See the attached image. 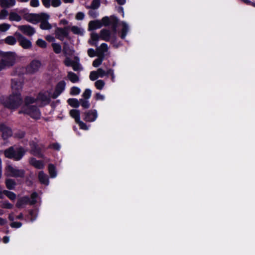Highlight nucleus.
I'll return each mask as SVG.
<instances>
[{
  "mask_svg": "<svg viewBox=\"0 0 255 255\" xmlns=\"http://www.w3.org/2000/svg\"><path fill=\"white\" fill-rule=\"evenodd\" d=\"M1 103L5 107L15 110L22 103V99L20 93H11L8 96H2L0 98Z\"/></svg>",
  "mask_w": 255,
  "mask_h": 255,
  "instance_id": "nucleus-1",
  "label": "nucleus"
},
{
  "mask_svg": "<svg viewBox=\"0 0 255 255\" xmlns=\"http://www.w3.org/2000/svg\"><path fill=\"white\" fill-rule=\"evenodd\" d=\"M35 102V100L30 97H27L25 99V104L22 108V110L19 112V114L23 113L29 115L30 117L35 119H38L41 116V113L39 109L33 105H31Z\"/></svg>",
  "mask_w": 255,
  "mask_h": 255,
  "instance_id": "nucleus-2",
  "label": "nucleus"
},
{
  "mask_svg": "<svg viewBox=\"0 0 255 255\" xmlns=\"http://www.w3.org/2000/svg\"><path fill=\"white\" fill-rule=\"evenodd\" d=\"M0 71L12 66L16 62L17 56L14 52L0 51Z\"/></svg>",
  "mask_w": 255,
  "mask_h": 255,
  "instance_id": "nucleus-3",
  "label": "nucleus"
},
{
  "mask_svg": "<svg viewBox=\"0 0 255 255\" xmlns=\"http://www.w3.org/2000/svg\"><path fill=\"white\" fill-rule=\"evenodd\" d=\"M19 13L21 14L23 18L27 21L35 24L39 22L41 19L49 18V15L46 13H42L40 14L29 13L27 12L26 9H20Z\"/></svg>",
  "mask_w": 255,
  "mask_h": 255,
  "instance_id": "nucleus-4",
  "label": "nucleus"
},
{
  "mask_svg": "<svg viewBox=\"0 0 255 255\" xmlns=\"http://www.w3.org/2000/svg\"><path fill=\"white\" fill-rule=\"evenodd\" d=\"M25 153L22 147L11 146L4 151L6 157L18 161L20 160Z\"/></svg>",
  "mask_w": 255,
  "mask_h": 255,
  "instance_id": "nucleus-5",
  "label": "nucleus"
},
{
  "mask_svg": "<svg viewBox=\"0 0 255 255\" xmlns=\"http://www.w3.org/2000/svg\"><path fill=\"white\" fill-rule=\"evenodd\" d=\"M108 75H111L112 81L114 82L115 81L114 70L111 68H107L105 70L102 68H99L97 71H91L89 78L91 81H95L98 78H103Z\"/></svg>",
  "mask_w": 255,
  "mask_h": 255,
  "instance_id": "nucleus-6",
  "label": "nucleus"
},
{
  "mask_svg": "<svg viewBox=\"0 0 255 255\" xmlns=\"http://www.w3.org/2000/svg\"><path fill=\"white\" fill-rule=\"evenodd\" d=\"M116 29H114V32L112 33L109 30L106 29H102L100 31V38L106 41H111L116 47H118V45L115 44L117 40Z\"/></svg>",
  "mask_w": 255,
  "mask_h": 255,
  "instance_id": "nucleus-7",
  "label": "nucleus"
},
{
  "mask_svg": "<svg viewBox=\"0 0 255 255\" xmlns=\"http://www.w3.org/2000/svg\"><path fill=\"white\" fill-rule=\"evenodd\" d=\"M37 194L33 193L31 195V199L28 197L24 196L19 198L16 203V207L18 208H23L28 204L33 205L37 202Z\"/></svg>",
  "mask_w": 255,
  "mask_h": 255,
  "instance_id": "nucleus-8",
  "label": "nucleus"
},
{
  "mask_svg": "<svg viewBox=\"0 0 255 255\" xmlns=\"http://www.w3.org/2000/svg\"><path fill=\"white\" fill-rule=\"evenodd\" d=\"M5 175L7 176L22 177L24 175V171L14 168L10 165H7L5 168Z\"/></svg>",
  "mask_w": 255,
  "mask_h": 255,
  "instance_id": "nucleus-9",
  "label": "nucleus"
},
{
  "mask_svg": "<svg viewBox=\"0 0 255 255\" xmlns=\"http://www.w3.org/2000/svg\"><path fill=\"white\" fill-rule=\"evenodd\" d=\"M42 65L40 61L33 60L26 67V72L29 74H34L38 72Z\"/></svg>",
  "mask_w": 255,
  "mask_h": 255,
  "instance_id": "nucleus-10",
  "label": "nucleus"
},
{
  "mask_svg": "<svg viewBox=\"0 0 255 255\" xmlns=\"http://www.w3.org/2000/svg\"><path fill=\"white\" fill-rule=\"evenodd\" d=\"M14 35L17 37L20 45L24 49H29L31 47L32 43L30 40L24 37L20 32L16 31Z\"/></svg>",
  "mask_w": 255,
  "mask_h": 255,
  "instance_id": "nucleus-11",
  "label": "nucleus"
},
{
  "mask_svg": "<svg viewBox=\"0 0 255 255\" xmlns=\"http://www.w3.org/2000/svg\"><path fill=\"white\" fill-rule=\"evenodd\" d=\"M22 88L21 81L17 79L11 80V90L12 93H20Z\"/></svg>",
  "mask_w": 255,
  "mask_h": 255,
  "instance_id": "nucleus-12",
  "label": "nucleus"
},
{
  "mask_svg": "<svg viewBox=\"0 0 255 255\" xmlns=\"http://www.w3.org/2000/svg\"><path fill=\"white\" fill-rule=\"evenodd\" d=\"M17 28L22 33L29 36H32L35 32L34 29L29 25H18Z\"/></svg>",
  "mask_w": 255,
  "mask_h": 255,
  "instance_id": "nucleus-13",
  "label": "nucleus"
},
{
  "mask_svg": "<svg viewBox=\"0 0 255 255\" xmlns=\"http://www.w3.org/2000/svg\"><path fill=\"white\" fill-rule=\"evenodd\" d=\"M84 120L88 122H94L98 117V113L96 110H91L85 113Z\"/></svg>",
  "mask_w": 255,
  "mask_h": 255,
  "instance_id": "nucleus-14",
  "label": "nucleus"
},
{
  "mask_svg": "<svg viewBox=\"0 0 255 255\" xmlns=\"http://www.w3.org/2000/svg\"><path fill=\"white\" fill-rule=\"evenodd\" d=\"M119 25L120 27V30L119 31L120 37L122 39H125L129 29V25L125 21L120 22Z\"/></svg>",
  "mask_w": 255,
  "mask_h": 255,
  "instance_id": "nucleus-15",
  "label": "nucleus"
},
{
  "mask_svg": "<svg viewBox=\"0 0 255 255\" xmlns=\"http://www.w3.org/2000/svg\"><path fill=\"white\" fill-rule=\"evenodd\" d=\"M51 97L48 92H41L37 97V101L40 102L42 105H45L49 102Z\"/></svg>",
  "mask_w": 255,
  "mask_h": 255,
  "instance_id": "nucleus-16",
  "label": "nucleus"
},
{
  "mask_svg": "<svg viewBox=\"0 0 255 255\" xmlns=\"http://www.w3.org/2000/svg\"><path fill=\"white\" fill-rule=\"evenodd\" d=\"M0 131L2 133V136L3 139H6L11 136L12 134L11 128L3 124H0Z\"/></svg>",
  "mask_w": 255,
  "mask_h": 255,
  "instance_id": "nucleus-17",
  "label": "nucleus"
},
{
  "mask_svg": "<svg viewBox=\"0 0 255 255\" xmlns=\"http://www.w3.org/2000/svg\"><path fill=\"white\" fill-rule=\"evenodd\" d=\"M66 83L62 81L59 82L56 87L55 91L52 96L53 98H56L65 89Z\"/></svg>",
  "mask_w": 255,
  "mask_h": 255,
  "instance_id": "nucleus-18",
  "label": "nucleus"
},
{
  "mask_svg": "<svg viewBox=\"0 0 255 255\" xmlns=\"http://www.w3.org/2000/svg\"><path fill=\"white\" fill-rule=\"evenodd\" d=\"M67 29V28H57L55 32L56 38L60 40H63L68 35Z\"/></svg>",
  "mask_w": 255,
  "mask_h": 255,
  "instance_id": "nucleus-19",
  "label": "nucleus"
},
{
  "mask_svg": "<svg viewBox=\"0 0 255 255\" xmlns=\"http://www.w3.org/2000/svg\"><path fill=\"white\" fill-rule=\"evenodd\" d=\"M71 31L74 34H76L79 36H83L85 33V29L83 27L81 26H72L69 27Z\"/></svg>",
  "mask_w": 255,
  "mask_h": 255,
  "instance_id": "nucleus-20",
  "label": "nucleus"
},
{
  "mask_svg": "<svg viewBox=\"0 0 255 255\" xmlns=\"http://www.w3.org/2000/svg\"><path fill=\"white\" fill-rule=\"evenodd\" d=\"M100 38V35L95 32H92L90 35V38L88 40V43L91 45L97 46V43Z\"/></svg>",
  "mask_w": 255,
  "mask_h": 255,
  "instance_id": "nucleus-21",
  "label": "nucleus"
},
{
  "mask_svg": "<svg viewBox=\"0 0 255 255\" xmlns=\"http://www.w3.org/2000/svg\"><path fill=\"white\" fill-rule=\"evenodd\" d=\"M22 15L19 12L17 13L15 11H11L9 14V20L11 21L19 22L22 19Z\"/></svg>",
  "mask_w": 255,
  "mask_h": 255,
  "instance_id": "nucleus-22",
  "label": "nucleus"
},
{
  "mask_svg": "<svg viewBox=\"0 0 255 255\" xmlns=\"http://www.w3.org/2000/svg\"><path fill=\"white\" fill-rule=\"evenodd\" d=\"M102 26L101 21L99 20L91 21L89 23V30H93L99 29Z\"/></svg>",
  "mask_w": 255,
  "mask_h": 255,
  "instance_id": "nucleus-23",
  "label": "nucleus"
},
{
  "mask_svg": "<svg viewBox=\"0 0 255 255\" xmlns=\"http://www.w3.org/2000/svg\"><path fill=\"white\" fill-rule=\"evenodd\" d=\"M15 0H0V6L1 7H10L15 4Z\"/></svg>",
  "mask_w": 255,
  "mask_h": 255,
  "instance_id": "nucleus-24",
  "label": "nucleus"
},
{
  "mask_svg": "<svg viewBox=\"0 0 255 255\" xmlns=\"http://www.w3.org/2000/svg\"><path fill=\"white\" fill-rule=\"evenodd\" d=\"M38 179L41 183L45 185L49 184L48 176L43 171H40L38 174Z\"/></svg>",
  "mask_w": 255,
  "mask_h": 255,
  "instance_id": "nucleus-25",
  "label": "nucleus"
},
{
  "mask_svg": "<svg viewBox=\"0 0 255 255\" xmlns=\"http://www.w3.org/2000/svg\"><path fill=\"white\" fill-rule=\"evenodd\" d=\"M30 163L34 167L37 169H42L43 168L44 165L42 161L40 160H37L36 159L32 158L30 161Z\"/></svg>",
  "mask_w": 255,
  "mask_h": 255,
  "instance_id": "nucleus-26",
  "label": "nucleus"
},
{
  "mask_svg": "<svg viewBox=\"0 0 255 255\" xmlns=\"http://www.w3.org/2000/svg\"><path fill=\"white\" fill-rule=\"evenodd\" d=\"M31 146V153L35 156H38V157H42V154L41 153L39 148L37 147V145L34 143H30Z\"/></svg>",
  "mask_w": 255,
  "mask_h": 255,
  "instance_id": "nucleus-27",
  "label": "nucleus"
},
{
  "mask_svg": "<svg viewBox=\"0 0 255 255\" xmlns=\"http://www.w3.org/2000/svg\"><path fill=\"white\" fill-rule=\"evenodd\" d=\"M109 49L107 44L103 43L101 45L97 47V50L99 54L101 56H103L104 53L108 51Z\"/></svg>",
  "mask_w": 255,
  "mask_h": 255,
  "instance_id": "nucleus-28",
  "label": "nucleus"
},
{
  "mask_svg": "<svg viewBox=\"0 0 255 255\" xmlns=\"http://www.w3.org/2000/svg\"><path fill=\"white\" fill-rule=\"evenodd\" d=\"M49 18H42L39 21L41 22L40 23V28L42 29L47 30L51 28V25L49 24V23L47 21Z\"/></svg>",
  "mask_w": 255,
  "mask_h": 255,
  "instance_id": "nucleus-29",
  "label": "nucleus"
},
{
  "mask_svg": "<svg viewBox=\"0 0 255 255\" xmlns=\"http://www.w3.org/2000/svg\"><path fill=\"white\" fill-rule=\"evenodd\" d=\"M70 116L75 119L76 123L80 120V111L78 110H71L70 111Z\"/></svg>",
  "mask_w": 255,
  "mask_h": 255,
  "instance_id": "nucleus-30",
  "label": "nucleus"
},
{
  "mask_svg": "<svg viewBox=\"0 0 255 255\" xmlns=\"http://www.w3.org/2000/svg\"><path fill=\"white\" fill-rule=\"evenodd\" d=\"M67 77L68 79L73 83H77L79 81L78 76L72 72H68Z\"/></svg>",
  "mask_w": 255,
  "mask_h": 255,
  "instance_id": "nucleus-31",
  "label": "nucleus"
},
{
  "mask_svg": "<svg viewBox=\"0 0 255 255\" xmlns=\"http://www.w3.org/2000/svg\"><path fill=\"white\" fill-rule=\"evenodd\" d=\"M4 42L7 44L13 45L16 43V39L13 36H8L4 39Z\"/></svg>",
  "mask_w": 255,
  "mask_h": 255,
  "instance_id": "nucleus-32",
  "label": "nucleus"
},
{
  "mask_svg": "<svg viewBox=\"0 0 255 255\" xmlns=\"http://www.w3.org/2000/svg\"><path fill=\"white\" fill-rule=\"evenodd\" d=\"M48 171L51 178H55L57 176V172L55 166L53 164H49L48 166Z\"/></svg>",
  "mask_w": 255,
  "mask_h": 255,
  "instance_id": "nucleus-33",
  "label": "nucleus"
},
{
  "mask_svg": "<svg viewBox=\"0 0 255 255\" xmlns=\"http://www.w3.org/2000/svg\"><path fill=\"white\" fill-rule=\"evenodd\" d=\"M67 102L69 105L74 108H78L80 105V100L76 99H69Z\"/></svg>",
  "mask_w": 255,
  "mask_h": 255,
  "instance_id": "nucleus-34",
  "label": "nucleus"
},
{
  "mask_svg": "<svg viewBox=\"0 0 255 255\" xmlns=\"http://www.w3.org/2000/svg\"><path fill=\"white\" fill-rule=\"evenodd\" d=\"M63 51L65 55H71L74 53V50L70 49L68 44L64 43Z\"/></svg>",
  "mask_w": 255,
  "mask_h": 255,
  "instance_id": "nucleus-35",
  "label": "nucleus"
},
{
  "mask_svg": "<svg viewBox=\"0 0 255 255\" xmlns=\"http://www.w3.org/2000/svg\"><path fill=\"white\" fill-rule=\"evenodd\" d=\"M52 47L53 51L56 54H59L61 52L62 47L60 44L57 43H52Z\"/></svg>",
  "mask_w": 255,
  "mask_h": 255,
  "instance_id": "nucleus-36",
  "label": "nucleus"
},
{
  "mask_svg": "<svg viewBox=\"0 0 255 255\" xmlns=\"http://www.w3.org/2000/svg\"><path fill=\"white\" fill-rule=\"evenodd\" d=\"M6 187L9 189H13L15 185L14 181L12 179H8L5 181Z\"/></svg>",
  "mask_w": 255,
  "mask_h": 255,
  "instance_id": "nucleus-37",
  "label": "nucleus"
},
{
  "mask_svg": "<svg viewBox=\"0 0 255 255\" xmlns=\"http://www.w3.org/2000/svg\"><path fill=\"white\" fill-rule=\"evenodd\" d=\"M88 99H80V105L84 108L88 109L90 107V104L88 100Z\"/></svg>",
  "mask_w": 255,
  "mask_h": 255,
  "instance_id": "nucleus-38",
  "label": "nucleus"
},
{
  "mask_svg": "<svg viewBox=\"0 0 255 255\" xmlns=\"http://www.w3.org/2000/svg\"><path fill=\"white\" fill-rule=\"evenodd\" d=\"M11 25L6 23L0 24V32H5L10 27Z\"/></svg>",
  "mask_w": 255,
  "mask_h": 255,
  "instance_id": "nucleus-39",
  "label": "nucleus"
},
{
  "mask_svg": "<svg viewBox=\"0 0 255 255\" xmlns=\"http://www.w3.org/2000/svg\"><path fill=\"white\" fill-rule=\"evenodd\" d=\"M104 59V56H101L96 59L93 62V66L95 67H99L102 63Z\"/></svg>",
  "mask_w": 255,
  "mask_h": 255,
  "instance_id": "nucleus-40",
  "label": "nucleus"
},
{
  "mask_svg": "<svg viewBox=\"0 0 255 255\" xmlns=\"http://www.w3.org/2000/svg\"><path fill=\"white\" fill-rule=\"evenodd\" d=\"M105 82L103 80H99L95 83V86L98 90H102L105 86Z\"/></svg>",
  "mask_w": 255,
  "mask_h": 255,
  "instance_id": "nucleus-41",
  "label": "nucleus"
},
{
  "mask_svg": "<svg viewBox=\"0 0 255 255\" xmlns=\"http://www.w3.org/2000/svg\"><path fill=\"white\" fill-rule=\"evenodd\" d=\"M3 194L11 200H14L16 198V195L12 192L4 190Z\"/></svg>",
  "mask_w": 255,
  "mask_h": 255,
  "instance_id": "nucleus-42",
  "label": "nucleus"
},
{
  "mask_svg": "<svg viewBox=\"0 0 255 255\" xmlns=\"http://www.w3.org/2000/svg\"><path fill=\"white\" fill-rule=\"evenodd\" d=\"M81 92V90L77 87H73L71 88L70 94L73 96L78 95Z\"/></svg>",
  "mask_w": 255,
  "mask_h": 255,
  "instance_id": "nucleus-43",
  "label": "nucleus"
},
{
  "mask_svg": "<svg viewBox=\"0 0 255 255\" xmlns=\"http://www.w3.org/2000/svg\"><path fill=\"white\" fill-rule=\"evenodd\" d=\"M92 91L90 89H86L82 94L84 99H89L91 96Z\"/></svg>",
  "mask_w": 255,
  "mask_h": 255,
  "instance_id": "nucleus-44",
  "label": "nucleus"
},
{
  "mask_svg": "<svg viewBox=\"0 0 255 255\" xmlns=\"http://www.w3.org/2000/svg\"><path fill=\"white\" fill-rule=\"evenodd\" d=\"M8 15V11L5 9H2L0 11V20L6 19Z\"/></svg>",
  "mask_w": 255,
  "mask_h": 255,
  "instance_id": "nucleus-45",
  "label": "nucleus"
},
{
  "mask_svg": "<svg viewBox=\"0 0 255 255\" xmlns=\"http://www.w3.org/2000/svg\"><path fill=\"white\" fill-rule=\"evenodd\" d=\"M36 43L38 46L41 48H45L47 46L46 42L42 39H38L36 41Z\"/></svg>",
  "mask_w": 255,
  "mask_h": 255,
  "instance_id": "nucleus-46",
  "label": "nucleus"
},
{
  "mask_svg": "<svg viewBox=\"0 0 255 255\" xmlns=\"http://www.w3.org/2000/svg\"><path fill=\"white\" fill-rule=\"evenodd\" d=\"M100 5V0H93L91 3V7L93 9H96L99 7Z\"/></svg>",
  "mask_w": 255,
  "mask_h": 255,
  "instance_id": "nucleus-47",
  "label": "nucleus"
},
{
  "mask_svg": "<svg viewBox=\"0 0 255 255\" xmlns=\"http://www.w3.org/2000/svg\"><path fill=\"white\" fill-rule=\"evenodd\" d=\"M61 4V0H51V5L54 7L59 6Z\"/></svg>",
  "mask_w": 255,
  "mask_h": 255,
  "instance_id": "nucleus-48",
  "label": "nucleus"
},
{
  "mask_svg": "<svg viewBox=\"0 0 255 255\" xmlns=\"http://www.w3.org/2000/svg\"><path fill=\"white\" fill-rule=\"evenodd\" d=\"M37 214L36 211H31L30 212V221L33 222L34 221L37 217Z\"/></svg>",
  "mask_w": 255,
  "mask_h": 255,
  "instance_id": "nucleus-49",
  "label": "nucleus"
},
{
  "mask_svg": "<svg viewBox=\"0 0 255 255\" xmlns=\"http://www.w3.org/2000/svg\"><path fill=\"white\" fill-rule=\"evenodd\" d=\"M74 61L71 60L69 57H67L64 60V64L67 66H72L74 63Z\"/></svg>",
  "mask_w": 255,
  "mask_h": 255,
  "instance_id": "nucleus-50",
  "label": "nucleus"
},
{
  "mask_svg": "<svg viewBox=\"0 0 255 255\" xmlns=\"http://www.w3.org/2000/svg\"><path fill=\"white\" fill-rule=\"evenodd\" d=\"M84 16H85V15L83 12H79L76 14V15L75 16V18L78 20H81L83 19V18H84Z\"/></svg>",
  "mask_w": 255,
  "mask_h": 255,
  "instance_id": "nucleus-51",
  "label": "nucleus"
},
{
  "mask_svg": "<svg viewBox=\"0 0 255 255\" xmlns=\"http://www.w3.org/2000/svg\"><path fill=\"white\" fill-rule=\"evenodd\" d=\"M43 5L46 8H49L51 6V0H41Z\"/></svg>",
  "mask_w": 255,
  "mask_h": 255,
  "instance_id": "nucleus-52",
  "label": "nucleus"
},
{
  "mask_svg": "<svg viewBox=\"0 0 255 255\" xmlns=\"http://www.w3.org/2000/svg\"><path fill=\"white\" fill-rule=\"evenodd\" d=\"M1 207L3 208L11 209L13 207V205L9 202L5 201L2 203Z\"/></svg>",
  "mask_w": 255,
  "mask_h": 255,
  "instance_id": "nucleus-53",
  "label": "nucleus"
},
{
  "mask_svg": "<svg viewBox=\"0 0 255 255\" xmlns=\"http://www.w3.org/2000/svg\"><path fill=\"white\" fill-rule=\"evenodd\" d=\"M77 123H78L79 124V125L81 129H83L84 130L88 129V128L87 126V125L84 123H83L82 121L80 120Z\"/></svg>",
  "mask_w": 255,
  "mask_h": 255,
  "instance_id": "nucleus-54",
  "label": "nucleus"
},
{
  "mask_svg": "<svg viewBox=\"0 0 255 255\" xmlns=\"http://www.w3.org/2000/svg\"><path fill=\"white\" fill-rule=\"evenodd\" d=\"M101 22L102 23V25H104L106 26L109 25L110 23V20L109 17L107 16L103 17L102 19Z\"/></svg>",
  "mask_w": 255,
  "mask_h": 255,
  "instance_id": "nucleus-55",
  "label": "nucleus"
},
{
  "mask_svg": "<svg viewBox=\"0 0 255 255\" xmlns=\"http://www.w3.org/2000/svg\"><path fill=\"white\" fill-rule=\"evenodd\" d=\"M22 226V224L20 222H14L10 224V226L12 228H18Z\"/></svg>",
  "mask_w": 255,
  "mask_h": 255,
  "instance_id": "nucleus-56",
  "label": "nucleus"
},
{
  "mask_svg": "<svg viewBox=\"0 0 255 255\" xmlns=\"http://www.w3.org/2000/svg\"><path fill=\"white\" fill-rule=\"evenodd\" d=\"M30 3L32 7H37L39 5V0H31Z\"/></svg>",
  "mask_w": 255,
  "mask_h": 255,
  "instance_id": "nucleus-57",
  "label": "nucleus"
},
{
  "mask_svg": "<svg viewBox=\"0 0 255 255\" xmlns=\"http://www.w3.org/2000/svg\"><path fill=\"white\" fill-rule=\"evenodd\" d=\"M88 54L90 57H93L96 55V52L93 49L90 48L88 50Z\"/></svg>",
  "mask_w": 255,
  "mask_h": 255,
  "instance_id": "nucleus-58",
  "label": "nucleus"
},
{
  "mask_svg": "<svg viewBox=\"0 0 255 255\" xmlns=\"http://www.w3.org/2000/svg\"><path fill=\"white\" fill-rule=\"evenodd\" d=\"M49 147L57 150H59L60 149V145L57 143L50 144Z\"/></svg>",
  "mask_w": 255,
  "mask_h": 255,
  "instance_id": "nucleus-59",
  "label": "nucleus"
},
{
  "mask_svg": "<svg viewBox=\"0 0 255 255\" xmlns=\"http://www.w3.org/2000/svg\"><path fill=\"white\" fill-rule=\"evenodd\" d=\"M105 96L101 94L100 93H97L96 95V100H101L103 101L105 100Z\"/></svg>",
  "mask_w": 255,
  "mask_h": 255,
  "instance_id": "nucleus-60",
  "label": "nucleus"
},
{
  "mask_svg": "<svg viewBox=\"0 0 255 255\" xmlns=\"http://www.w3.org/2000/svg\"><path fill=\"white\" fill-rule=\"evenodd\" d=\"M72 68L74 71H78L80 69V65L79 64L74 62L72 65Z\"/></svg>",
  "mask_w": 255,
  "mask_h": 255,
  "instance_id": "nucleus-61",
  "label": "nucleus"
},
{
  "mask_svg": "<svg viewBox=\"0 0 255 255\" xmlns=\"http://www.w3.org/2000/svg\"><path fill=\"white\" fill-rule=\"evenodd\" d=\"M46 39L49 42H52L53 43H54L55 41V38L51 35L46 36Z\"/></svg>",
  "mask_w": 255,
  "mask_h": 255,
  "instance_id": "nucleus-62",
  "label": "nucleus"
},
{
  "mask_svg": "<svg viewBox=\"0 0 255 255\" xmlns=\"http://www.w3.org/2000/svg\"><path fill=\"white\" fill-rule=\"evenodd\" d=\"M9 241V239L8 237L5 236L3 238V242L4 243L6 244L8 243Z\"/></svg>",
  "mask_w": 255,
  "mask_h": 255,
  "instance_id": "nucleus-63",
  "label": "nucleus"
},
{
  "mask_svg": "<svg viewBox=\"0 0 255 255\" xmlns=\"http://www.w3.org/2000/svg\"><path fill=\"white\" fill-rule=\"evenodd\" d=\"M116 1L120 5H123L126 2V0H116Z\"/></svg>",
  "mask_w": 255,
  "mask_h": 255,
  "instance_id": "nucleus-64",
  "label": "nucleus"
}]
</instances>
